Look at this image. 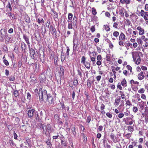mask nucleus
Here are the masks:
<instances>
[{
	"instance_id": "f257e3e1",
	"label": "nucleus",
	"mask_w": 148,
	"mask_h": 148,
	"mask_svg": "<svg viewBox=\"0 0 148 148\" xmlns=\"http://www.w3.org/2000/svg\"><path fill=\"white\" fill-rule=\"evenodd\" d=\"M42 127L43 129L44 133L46 136H48L49 134L53 131L51 128V126L50 124H47V125H42Z\"/></svg>"
},
{
	"instance_id": "a19ab883",
	"label": "nucleus",
	"mask_w": 148,
	"mask_h": 148,
	"mask_svg": "<svg viewBox=\"0 0 148 148\" xmlns=\"http://www.w3.org/2000/svg\"><path fill=\"white\" fill-rule=\"evenodd\" d=\"M3 62L4 64L6 65V66H8L9 65V63L8 61L6 60H3Z\"/></svg>"
},
{
	"instance_id": "7ed1b4c3",
	"label": "nucleus",
	"mask_w": 148,
	"mask_h": 148,
	"mask_svg": "<svg viewBox=\"0 0 148 148\" xmlns=\"http://www.w3.org/2000/svg\"><path fill=\"white\" fill-rule=\"evenodd\" d=\"M47 95L46 90H44L43 91L42 88L39 89L38 95L40 100L42 101L44 99L46 98Z\"/></svg>"
},
{
	"instance_id": "6ab92c4d",
	"label": "nucleus",
	"mask_w": 148,
	"mask_h": 148,
	"mask_svg": "<svg viewBox=\"0 0 148 148\" xmlns=\"http://www.w3.org/2000/svg\"><path fill=\"white\" fill-rule=\"evenodd\" d=\"M136 41L138 43L139 45H142L143 41L141 38H137Z\"/></svg>"
},
{
	"instance_id": "dca6fc26",
	"label": "nucleus",
	"mask_w": 148,
	"mask_h": 148,
	"mask_svg": "<svg viewBox=\"0 0 148 148\" xmlns=\"http://www.w3.org/2000/svg\"><path fill=\"white\" fill-rule=\"evenodd\" d=\"M103 28L107 32H108L110 30L109 26L107 25H104L103 26Z\"/></svg>"
},
{
	"instance_id": "13d9d810",
	"label": "nucleus",
	"mask_w": 148,
	"mask_h": 148,
	"mask_svg": "<svg viewBox=\"0 0 148 148\" xmlns=\"http://www.w3.org/2000/svg\"><path fill=\"white\" fill-rule=\"evenodd\" d=\"M13 32V29L12 28H10L8 31V32L10 34H12Z\"/></svg>"
},
{
	"instance_id": "412c9836",
	"label": "nucleus",
	"mask_w": 148,
	"mask_h": 148,
	"mask_svg": "<svg viewBox=\"0 0 148 148\" xmlns=\"http://www.w3.org/2000/svg\"><path fill=\"white\" fill-rule=\"evenodd\" d=\"M60 75H63L64 74V69L63 68V67L62 66H60Z\"/></svg>"
},
{
	"instance_id": "ddd939ff",
	"label": "nucleus",
	"mask_w": 148,
	"mask_h": 148,
	"mask_svg": "<svg viewBox=\"0 0 148 148\" xmlns=\"http://www.w3.org/2000/svg\"><path fill=\"white\" fill-rule=\"evenodd\" d=\"M78 42V39L76 37H74L73 38V47L75 45L77 44Z\"/></svg>"
},
{
	"instance_id": "680f3d73",
	"label": "nucleus",
	"mask_w": 148,
	"mask_h": 148,
	"mask_svg": "<svg viewBox=\"0 0 148 148\" xmlns=\"http://www.w3.org/2000/svg\"><path fill=\"white\" fill-rule=\"evenodd\" d=\"M143 139L142 138H140L139 139L138 142L139 143H143Z\"/></svg>"
},
{
	"instance_id": "9d476101",
	"label": "nucleus",
	"mask_w": 148,
	"mask_h": 148,
	"mask_svg": "<svg viewBox=\"0 0 148 148\" xmlns=\"http://www.w3.org/2000/svg\"><path fill=\"white\" fill-rule=\"evenodd\" d=\"M130 119H131L129 117H127L126 118L125 120V123L126 125H131L133 124V122L132 121H129Z\"/></svg>"
},
{
	"instance_id": "72a5a7b5",
	"label": "nucleus",
	"mask_w": 148,
	"mask_h": 148,
	"mask_svg": "<svg viewBox=\"0 0 148 148\" xmlns=\"http://www.w3.org/2000/svg\"><path fill=\"white\" fill-rule=\"evenodd\" d=\"M145 89L143 88H142L138 90L139 93L143 94L145 92Z\"/></svg>"
},
{
	"instance_id": "b1692460",
	"label": "nucleus",
	"mask_w": 148,
	"mask_h": 148,
	"mask_svg": "<svg viewBox=\"0 0 148 148\" xmlns=\"http://www.w3.org/2000/svg\"><path fill=\"white\" fill-rule=\"evenodd\" d=\"M130 83L131 84V86H133L132 85V84H139V82H138L137 81H135L133 80H132L130 81Z\"/></svg>"
},
{
	"instance_id": "69168bd1",
	"label": "nucleus",
	"mask_w": 148,
	"mask_h": 148,
	"mask_svg": "<svg viewBox=\"0 0 148 148\" xmlns=\"http://www.w3.org/2000/svg\"><path fill=\"white\" fill-rule=\"evenodd\" d=\"M141 69L145 71L147 70V69L146 67L143 66L141 67Z\"/></svg>"
},
{
	"instance_id": "bf43d9fd",
	"label": "nucleus",
	"mask_w": 148,
	"mask_h": 148,
	"mask_svg": "<svg viewBox=\"0 0 148 148\" xmlns=\"http://www.w3.org/2000/svg\"><path fill=\"white\" fill-rule=\"evenodd\" d=\"M128 32L130 34H131L132 33L133 31L131 28H129L127 30Z\"/></svg>"
},
{
	"instance_id": "79ce46f5",
	"label": "nucleus",
	"mask_w": 148,
	"mask_h": 148,
	"mask_svg": "<svg viewBox=\"0 0 148 148\" xmlns=\"http://www.w3.org/2000/svg\"><path fill=\"white\" fill-rule=\"evenodd\" d=\"M118 24L116 22L114 23L113 27L115 28H118Z\"/></svg>"
},
{
	"instance_id": "393cba45",
	"label": "nucleus",
	"mask_w": 148,
	"mask_h": 148,
	"mask_svg": "<svg viewBox=\"0 0 148 148\" xmlns=\"http://www.w3.org/2000/svg\"><path fill=\"white\" fill-rule=\"evenodd\" d=\"M120 139L119 138L118 136H116L115 137V140H113V142L114 143H116V142H119L120 141Z\"/></svg>"
},
{
	"instance_id": "6e6552de",
	"label": "nucleus",
	"mask_w": 148,
	"mask_h": 148,
	"mask_svg": "<svg viewBox=\"0 0 148 148\" xmlns=\"http://www.w3.org/2000/svg\"><path fill=\"white\" fill-rule=\"evenodd\" d=\"M23 38L24 39L25 41L27 43V45L29 46V47H30V43L29 41V38L27 37V36L25 34H23Z\"/></svg>"
},
{
	"instance_id": "473e14b6",
	"label": "nucleus",
	"mask_w": 148,
	"mask_h": 148,
	"mask_svg": "<svg viewBox=\"0 0 148 148\" xmlns=\"http://www.w3.org/2000/svg\"><path fill=\"white\" fill-rule=\"evenodd\" d=\"M124 115V114L123 113H120L118 115V117L120 119L122 118Z\"/></svg>"
},
{
	"instance_id": "603ef678",
	"label": "nucleus",
	"mask_w": 148,
	"mask_h": 148,
	"mask_svg": "<svg viewBox=\"0 0 148 148\" xmlns=\"http://www.w3.org/2000/svg\"><path fill=\"white\" fill-rule=\"evenodd\" d=\"M90 30L92 32H93L95 30V28L94 26H92V27L90 28Z\"/></svg>"
},
{
	"instance_id": "4c0bfd02",
	"label": "nucleus",
	"mask_w": 148,
	"mask_h": 148,
	"mask_svg": "<svg viewBox=\"0 0 148 148\" xmlns=\"http://www.w3.org/2000/svg\"><path fill=\"white\" fill-rule=\"evenodd\" d=\"M106 116L109 118H111L112 117V114L109 112H107L106 113Z\"/></svg>"
},
{
	"instance_id": "7c9ffc66",
	"label": "nucleus",
	"mask_w": 148,
	"mask_h": 148,
	"mask_svg": "<svg viewBox=\"0 0 148 148\" xmlns=\"http://www.w3.org/2000/svg\"><path fill=\"white\" fill-rule=\"evenodd\" d=\"M117 87V88H119L120 90H122L123 89L122 87L121 86V84L120 82L118 84Z\"/></svg>"
},
{
	"instance_id": "39448f33",
	"label": "nucleus",
	"mask_w": 148,
	"mask_h": 148,
	"mask_svg": "<svg viewBox=\"0 0 148 148\" xmlns=\"http://www.w3.org/2000/svg\"><path fill=\"white\" fill-rule=\"evenodd\" d=\"M46 98L47 100V103L49 104H51L53 103V98L50 94L47 95Z\"/></svg>"
},
{
	"instance_id": "de8ad7c7",
	"label": "nucleus",
	"mask_w": 148,
	"mask_h": 148,
	"mask_svg": "<svg viewBox=\"0 0 148 148\" xmlns=\"http://www.w3.org/2000/svg\"><path fill=\"white\" fill-rule=\"evenodd\" d=\"M97 60H100L102 59V57L101 55H99L97 57Z\"/></svg>"
},
{
	"instance_id": "423d86ee",
	"label": "nucleus",
	"mask_w": 148,
	"mask_h": 148,
	"mask_svg": "<svg viewBox=\"0 0 148 148\" xmlns=\"http://www.w3.org/2000/svg\"><path fill=\"white\" fill-rule=\"evenodd\" d=\"M145 73L143 71L140 72L138 74V79L139 80H141L143 79L145 77Z\"/></svg>"
},
{
	"instance_id": "4d7b16f0",
	"label": "nucleus",
	"mask_w": 148,
	"mask_h": 148,
	"mask_svg": "<svg viewBox=\"0 0 148 148\" xmlns=\"http://www.w3.org/2000/svg\"><path fill=\"white\" fill-rule=\"evenodd\" d=\"M110 87V88L112 89V90H114L115 88V86L114 85V84H111Z\"/></svg>"
},
{
	"instance_id": "a18cd8bd",
	"label": "nucleus",
	"mask_w": 148,
	"mask_h": 148,
	"mask_svg": "<svg viewBox=\"0 0 148 148\" xmlns=\"http://www.w3.org/2000/svg\"><path fill=\"white\" fill-rule=\"evenodd\" d=\"M138 110V109L137 107H134L133 108V110L135 112H137Z\"/></svg>"
},
{
	"instance_id": "774afa93",
	"label": "nucleus",
	"mask_w": 148,
	"mask_h": 148,
	"mask_svg": "<svg viewBox=\"0 0 148 148\" xmlns=\"http://www.w3.org/2000/svg\"><path fill=\"white\" fill-rule=\"evenodd\" d=\"M105 106L103 104H101V108H100L101 110H103V109L105 108Z\"/></svg>"
},
{
	"instance_id": "c9c22d12",
	"label": "nucleus",
	"mask_w": 148,
	"mask_h": 148,
	"mask_svg": "<svg viewBox=\"0 0 148 148\" xmlns=\"http://www.w3.org/2000/svg\"><path fill=\"white\" fill-rule=\"evenodd\" d=\"M131 135L130 133H128L126 134L125 135V137L126 138H127L128 139H129L131 137Z\"/></svg>"
},
{
	"instance_id": "bb28decb",
	"label": "nucleus",
	"mask_w": 148,
	"mask_h": 148,
	"mask_svg": "<svg viewBox=\"0 0 148 148\" xmlns=\"http://www.w3.org/2000/svg\"><path fill=\"white\" fill-rule=\"evenodd\" d=\"M73 14L72 13H69L68 16V19L69 20H71L73 18Z\"/></svg>"
},
{
	"instance_id": "c85d7f7f",
	"label": "nucleus",
	"mask_w": 148,
	"mask_h": 148,
	"mask_svg": "<svg viewBox=\"0 0 148 148\" xmlns=\"http://www.w3.org/2000/svg\"><path fill=\"white\" fill-rule=\"evenodd\" d=\"M15 97H17L19 94V93L17 90H15L13 93Z\"/></svg>"
},
{
	"instance_id": "49530a36",
	"label": "nucleus",
	"mask_w": 148,
	"mask_h": 148,
	"mask_svg": "<svg viewBox=\"0 0 148 148\" xmlns=\"http://www.w3.org/2000/svg\"><path fill=\"white\" fill-rule=\"evenodd\" d=\"M65 56L64 55H61V60L62 62L64 61L65 59Z\"/></svg>"
},
{
	"instance_id": "58836bf2",
	"label": "nucleus",
	"mask_w": 148,
	"mask_h": 148,
	"mask_svg": "<svg viewBox=\"0 0 148 148\" xmlns=\"http://www.w3.org/2000/svg\"><path fill=\"white\" fill-rule=\"evenodd\" d=\"M86 60V58L85 57L83 56L82 58L81 62L82 63H83L85 62Z\"/></svg>"
},
{
	"instance_id": "e2e57ef3",
	"label": "nucleus",
	"mask_w": 148,
	"mask_h": 148,
	"mask_svg": "<svg viewBox=\"0 0 148 148\" xmlns=\"http://www.w3.org/2000/svg\"><path fill=\"white\" fill-rule=\"evenodd\" d=\"M136 97L138 101H140V98L139 94H137L136 95Z\"/></svg>"
},
{
	"instance_id": "2f4dec72",
	"label": "nucleus",
	"mask_w": 148,
	"mask_h": 148,
	"mask_svg": "<svg viewBox=\"0 0 148 148\" xmlns=\"http://www.w3.org/2000/svg\"><path fill=\"white\" fill-rule=\"evenodd\" d=\"M120 101V99H116L115 100V103L116 106L119 105V103Z\"/></svg>"
},
{
	"instance_id": "20e7f679",
	"label": "nucleus",
	"mask_w": 148,
	"mask_h": 148,
	"mask_svg": "<svg viewBox=\"0 0 148 148\" xmlns=\"http://www.w3.org/2000/svg\"><path fill=\"white\" fill-rule=\"evenodd\" d=\"M140 15L142 16H143L145 20H148V12H145L144 11L142 10L140 12Z\"/></svg>"
},
{
	"instance_id": "5fc2aeb1",
	"label": "nucleus",
	"mask_w": 148,
	"mask_h": 148,
	"mask_svg": "<svg viewBox=\"0 0 148 148\" xmlns=\"http://www.w3.org/2000/svg\"><path fill=\"white\" fill-rule=\"evenodd\" d=\"M141 98L143 99H145L146 98V95L143 94L141 95Z\"/></svg>"
},
{
	"instance_id": "a211bd4d",
	"label": "nucleus",
	"mask_w": 148,
	"mask_h": 148,
	"mask_svg": "<svg viewBox=\"0 0 148 148\" xmlns=\"http://www.w3.org/2000/svg\"><path fill=\"white\" fill-rule=\"evenodd\" d=\"M85 67L87 69H89L90 68V64L88 62L86 61L83 63Z\"/></svg>"
},
{
	"instance_id": "ea45409f",
	"label": "nucleus",
	"mask_w": 148,
	"mask_h": 148,
	"mask_svg": "<svg viewBox=\"0 0 148 148\" xmlns=\"http://www.w3.org/2000/svg\"><path fill=\"white\" fill-rule=\"evenodd\" d=\"M106 60L108 61H110V57L108 55H106Z\"/></svg>"
},
{
	"instance_id": "3c124183",
	"label": "nucleus",
	"mask_w": 148,
	"mask_h": 148,
	"mask_svg": "<svg viewBox=\"0 0 148 148\" xmlns=\"http://www.w3.org/2000/svg\"><path fill=\"white\" fill-rule=\"evenodd\" d=\"M61 143L62 145L64 146H66V143L65 141H63L62 140H61Z\"/></svg>"
},
{
	"instance_id": "f03ea898",
	"label": "nucleus",
	"mask_w": 148,
	"mask_h": 148,
	"mask_svg": "<svg viewBox=\"0 0 148 148\" xmlns=\"http://www.w3.org/2000/svg\"><path fill=\"white\" fill-rule=\"evenodd\" d=\"M132 55L133 61L135 62L136 64H139L141 60L138 52L133 51L132 52Z\"/></svg>"
},
{
	"instance_id": "6e6d98bb",
	"label": "nucleus",
	"mask_w": 148,
	"mask_h": 148,
	"mask_svg": "<svg viewBox=\"0 0 148 148\" xmlns=\"http://www.w3.org/2000/svg\"><path fill=\"white\" fill-rule=\"evenodd\" d=\"M123 73L124 74L127 76V71L126 70H124L123 71Z\"/></svg>"
},
{
	"instance_id": "aec40b11",
	"label": "nucleus",
	"mask_w": 148,
	"mask_h": 148,
	"mask_svg": "<svg viewBox=\"0 0 148 148\" xmlns=\"http://www.w3.org/2000/svg\"><path fill=\"white\" fill-rule=\"evenodd\" d=\"M46 143L48 146V148H51L52 146V144L51 141L48 140L46 142Z\"/></svg>"
},
{
	"instance_id": "f704fd0d",
	"label": "nucleus",
	"mask_w": 148,
	"mask_h": 148,
	"mask_svg": "<svg viewBox=\"0 0 148 148\" xmlns=\"http://www.w3.org/2000/svg\"><path fill=\"white\" fill-rule=\"evenodd\" d=\"M126 68L128 70H129L130 72H132V67L129 65H127L126 66Z\"/></svg>"
},
{
	"instance_id": "c756f323",
	"label": "nucleus",
	"mask_w": 148,
	"mask_h": 148,
	"mask_svg": "<svg viewBox=\"0 0 148 148\" xmlns=\"http://www.w3.org/2000/svg\"><path fill=\"white\" fill-rule=\"evenodd\" d=\"M113 34L114 36L117 37L119 35V33L118 32L115 31L113 32Z\"/></svg>"
},
{
	"instance_id": "1a4fd4ad",
	"label": "nucleus",
	"mask_w": 148,
	"mask_h": 148,
	"mask_svg": "<svg viewBox=\"0 0 148 148\" xmlns=\"http://www.w3.org/2000/svg\"><path fill=\"white\" fill-rule=\"evenodd\" d=\"M34 111V109L30 110L28 111L27 114L29 117H32L33 116V113Z\"/></svg>"
},
{
	"instance_id": "0eeeda50",
	"label": "nucleus",
	"mask_w": 148,
	"mask_h": 148,
	"mask_svg": "<svg viewBox=\"0 0 148 148\" xmlns=\"http://www.w3.org/2000/svg\"><path fill=\"white\" fill-rule=\"evenodd\" d=\"M136 29L139 31V34L140 35H142L144 34V30L143 28H141L140 26H138L136 28Z\"/></svg>"
},
{
	"instance_id": "4be33fe9",
	"label": "nucleus",
	"mask_w": 148,
	"mask_h": 148,
	"mask_svg": "<svg viewBox=\"0 0 148 148\" xmlns=\"http://www.w3.org/2000/svg\"><path fill=\"white\" fill-rule=\"evenodd\" d=\"M128 130L130 132H132L134 130V127L132 126H127Z\"/></svg>"
},
{
	"instance_id": "2eb2a0df",
	"label": "nucleus",
	"mask_w": 148,
	"mask_h": 148,
	"mask_svg": "<svg viewBox=\"0 0 148 148\" xmlns=\"http://www.w3.org/2000/svg\"><path fill=\"white\" fill-rule=\"evenodd\" d=\"M121 84L123 87H125L127 86V82L125 79H123L121 82Z\"/></svg>"
},
{
	"instance_id": "052dcab7",
	"label": "nucleus",
	"mask_w": 148,
	"mask_h": 148,
	"mask_svg": "<svg viewBox=\"0 0 148 148\" xmlns=\"http://www.w3.org/2000/svg\"><path fill=\"white\" fill-rule=\"evenodd\" d=\"M103 128V126H101V125H100V126H99V127L98 129V130L100 131H102V130Z\"/></svg>"
},
{
	"instance_id": "f3484780",
	"label": "nucleus",
	"mask_w": 148,
	"mask_h": 148,
	"mask_svg": "<svg viewBox=\"0 0 148 148\" xmlns=\"http://www.w3.org/2000/svg\"><path fill=\"white\" fill-rule=\"evenodd\" d=\"M73 26H76L77 24V17L76 16H74L72 22Z\"/></svg>"
},
{
	"instance_id": "a878e982",
	"label": "nucleus",
	"mask_w": 148,
	"mask_h": 148,
	"mask_svg": "<svg viewBox=\"0 0 148 148\" xmlns=\"http://www.w3.org/2000/svg\"><path fill=\"white\" fill-rule=\"evenodd\" d=\"M3 32L5 34L6 33V32L5 29H1L0 30V33L1 35V37L2 38L4 37V34H3L2 32Z\"/></svg>"
},
{
	"instance_id": "f8f14e48",
	"label": "nucleus",
	"mask_w": 148,
	"mask_h": 148,
	"mask_svg": "<svg viewBox=\"0 0 148 148\" xmlns=\"http://www.w3.org/2000/svg\"><path fill=\"white\" fill-rule=\"evenodd\" d=\"M125 35L122 32H121L119 36V38L120 40H124L125 39Z\"/></svg>"
},
{
	"instance_id": "e433bc0d",
	"label": "nucleus",
	"mask_w": 148,
	"mask_h": 148,
	"mask_svg": "<svg viewBox=\"0 0 148 148\" xmlns=\"http://www.w3.org/2000/svg\"><path fill=\"white\" fill-rule=\"evenodd\" d=\"M92 12L94 15H95L97 14L96 10L94 8H92Z\"/></svg>"
},
{
	"instance_id": "c03bdc74",
	"label": "nucleus",
	"mask_w": 148,
	"mask_h": 148,
	"mask_svg": "<svg viewBox=\"0 0 148 148\" xmlns=\"http://www.w3.org/2000/svg\"><path fill=\"white\" fill-rule=\"evenodd\" d=\"M9 79L10 81H13L15 79V77L14 76H11L9 77Z\"/></svg>"
},
{
	"instance_id": "9b49d317",
	"label": "nucleus",
	"mask_w": 148,
	"mask_h": 148,
	"mask_svg": "<svg viewBox=\"0 0 148 148\" xmlns=\"http://www.w3.org/2000/svg\"><path fill=\"white\" fill-rule=\"evenodd\" d=\"M30 52V56L32 58H34V55L35 54V51L32 49H29Z\"/></svg>"
},
{
	"instance_id": "09e8293b",
	"label": "nucleus",
	"mask_w": 148,
	"mask_h": 148,
	"mask_svg": "<svg viewBox=\"0 0 148 148\" xmlns=\"http://www.w3.org/2000/svg\"><path fill=\"white\" fill-rule=\"evenodd\" d=\"M78 83V81L77 79H76L74 80L73 82V84L74 85L76 86H77Z\"/></svg>"
},
{
	"instance_id": "864d4df0",
	"label": "nucleus",
	"mask_w": 148,
	"mask_h": 148,
	"mask_svg": "<svg viewBox=\"0 0 148 148\" xmlns=\"http://www.w3.org/2000/svg\"><path fill=\"white\" fill-rule=\"evenodd\" d=\"M132 89L134 91H137L138 90V88L137 87H133L132 86Z\"/></svg>"
},
{
	"instance_id": "8fccbe9b",
	"label": "nucleus",
	"mask_w": 148,
	"mask_h": 148,
	"mask_svg": "<svg viewBox=\"0 0 148 148\" xmlns=\"http://www.w3.org/2000/svg\"><path fill=\"white\" fill-rule=\"evenodd\" d=\"M27 99L30 100L31 98V95L30 94L29 92H28L27 93Z\"/></svg>"
},
{
	"instance_id": "5701e85b",
	"label": "nucleus",
	"mask_w": 148,
	"mask_h": 148,
	"mask_svg": "<svg viewBox=\"0 0 148 148\" xmlns=\"http://www.w3.org/2000/svg\"><path fill=\"white\" fill-rule=\"evenodd\" d=\"M37 22L39 24L43 23H44L43 19L42 18H39L37 20Z\"/></svg>"
},
{
	"instance_id": "0e129e2a",
	"label": "nucleus",
	"mask_w": 148,
	"mask_h": 148,
	"mask_svg": "<svg viewBox=\"0 0 148 148\" xmlns=\"http://www.w3.org/2000/svg\"><path fill=\"white\" fill-rule=\"evenodd\" d=\"M132 45L135 48L137 46L138 44L137 42H134L133 43Z\"/></svg>"
},
{
	"instance_id": "338daca9",
	"label": "nucleus",
	"mask_w": 148,
	"mask_h": 148,
	"mask_svg": "<svg viewBox=\"0 0 148 148\" xmlns=\"http://www.w3.org/2000/svg\"><path fill=\"white\" fill-rule=\"evenodd\" d=\"M119 44L120 45L123 46L124 42L123 41L120 40L119 41Z\"/></svg>"
},
{
	"instance_id": "37998d69",
	"label": "nucleus",
	"mask_w": 148,
	"mask_h": 148,
	"mask_svg": "<svg viewBox=\"0 0 148 148\" xmlns=\"http://www.w3.org/2000/svg\"><path fill=\"white\" fill-rule=\"evenodd\" d=\"M101 75H98L96 77L97 81L99 82L101 79Z\"/></svg>"
},
{
	"instance_id": "4468645a",
	"label": "nucleus",
	"mask_w": 148,
	"mask_h": 148,
	"mask_svg": "<svg viewBox=\"0 0 148 148\" xmlns=\"http://www.w3.org/2000/svg\"><path fill=\"white\" fill-rule=\"evenodd\" d=\"M68 28L69 29H73V24L72 23V21H68Z\"/></svg>"
},
{
	"instance_id": "cd10ccee",
	"label": "nucleus",
	"mask_w": 148,
	"mask_h": 148,
	"mask_svg": "<svg viewBox=\"0 0 148 148\" xmlns=\"http://www.w3.org/2000/svg\"><path fill=\"white\" fill-rule=\"evenodd\" d=\"M21 47L22 49H25L26 48V45L24 42L21 43Z\"/></svg>"
}]
</instances>
